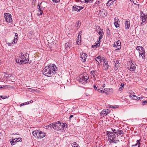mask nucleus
<instances>
[{
  "label": "nucleus",
  "mask_w": 147,
  "mask_h": 147,
  "mask_svg": "<svg viewBox=\"0 0 147 147\" xmlns=\"http://www.w3.org/2000/svg\"><path fill=\"white\" fill-rule=\"evenodd\" d=\"M59 125H60L59 127H60L61 129L62 128H63L64 127V124L63 123H61L59 121Z\"/></svg>",
  "instance_id": "nucleus-32"
},
{
  "label": "nucleus",
  "mask_w": 147,
  "mask_h": 147,
  "mask_svg": "<svg viewBox=\"0 0 147 147\" xmlns=\"http://www.w3.org/2000/svg\"><path fill=\"white\" fill-rule=\"evenodd\" d=\"M100 31L98 32V34L100 36H103L104 33L102 32V29H100Z\"/></svg>",
  "instance_id": "nucleus-29"
},
{
  "label": "nucleus",
  "mask_w": 147,
  "mask_h": 147,
  "mask_svg": "<svg viewBox=\"0 0 147 147\" xmlns=\"http://www.w3.org/2000/svg\"><path fill=\"white\" fill-rule=\"evenodd\" d=\"M107 34L109 35V33H108L109 32H108V31H107Z\"/></svg>",
  "instance_id": "nucleus-59"
},
{
  "label": "nucleus",
  "mask_w": 147,
  "mask_h": 147,
  "mask_svg": "<svg viewBox=\"0 0 147 147\" xmlns=\"http://www.w3.org/2000/svg\"><path fill=\"white\" fill-rule=\"evenodd\" d=\"M140 140H137V142H136V143L132 145L131 146L132 147L136 146H137L138 145V147H140L141 145V144L140 142Z\"/></svg>",
  "instance_id": "nucleus-23"
},
{
  "label": "nucleus",
  "mask_w": 147,
  "mask_h": 147,
  "mask_svg": "<svg viewBox=\"0 0 147 147\" xmlns=\"http://www.w3.org/2000/svg\"><path fill=\"white\" fill-rule=\"evenodd\" d=\"M118 68L115 66V70L116 71L118 69Z\"/></svg>",
  "instance_id": "nucleus-52"
},
{
  "label": "nucleus",
  "mask_w": 147,
  "mask_h": 147,
  "mask_svg": "<svg viewBox=\"0 0 147 147\" xmlns=\"http://www.w3.org/2000/svg\"><path fill=\"white\" fill-rule=\"evenodd\" d=\"M102 61L104 63L103 64V67L105 69H107L109 67L108 61L104 57H102Z\"/></svg>",
  "instance_id": "nucleus-10"
},
{
  "label": "nucleus",
  "mask_w": 147,
  "mask_h": 147,
  "mask_svg": "<svg viewBox=\"0 0 147 147\" xmlns=\"http://www.w3.org/2000/svg\"><path fill=\"white\" fill-rule=\"evenodd\" d=\"M114 25H115L116 28H117L120 26V25L119 24L120 22L118 18H115L114 19Z\"/></svg>",
  "instance_id": "nucleus-14"
},
{
  "label": "nucleus",
  "mask_w": 147,
  "mask_h": 147,
  "mask_svg": "<svg viewBox=\"0 0 147 147\" xmlns=\"http://www.w3.org/2000/svg\"><path fill=\"white\" fill-rule=\"evenodd\" d=\"M1 60H0V64H1Z\"/></svg>",
  "instance_id": "nucleus-62"
},
{
  "label": "nucleus",
  "mask_w": 147,
  "mask_h": 147,
  "mask_svg": "<svg viewBox=\"0 0 147 147\" xmlns=\"http://www.w3.org/2000/svg\"><path fill=\"white\" fill-rule=\"evenodd\" d=\"M147 103V100H144L142 102V104L143 105H145Z\"/></svg>",
  "instance_id": "nucleus-41"
},
{
  "label": "nucleus",
  "mask_w": 147,
  "mask_h": 147,
  "mask_svg": "<svg viewBox=\"0 0 147 147\" xmlns=\"http://www.w3.org/2000/svg\"><path fill=\"white\" fill-rule=\"evenodd\" d=\"M108 30H109V32H109V29L108 28Z\"/></svg>",
  "instance_id": "nucleus-61"
},
{
  "label": "nucleus",
  "mask_w": 147,
  "mask_h": 147,
  "mask_svg": "<svg viewBox=\"0 0 147 147\" xmlns=\"http://www.w3.org/2000/svg\"><path fill=\"white\" fill-rule=\"evenodd\" d=\"M107 34L109 35V33H108L109 32H108V31H107Z\"/></svg>",
  "instance_id": "nucleus-60"
},
{
  "label": "nucleus",
  "mask_w": 147,
  "mask_h": 147,
  "mask_svg": "<svg viewBox=\"0 0 147 147\" xmlns=\"http://www.w3.org/2000/svg\"><path fill=\"white\" fill-rule=\"evenodd\" d=\"M145 51L144 50H143V51L142 52H139L140 55H141L142 57L143 58H145Z\"/></svg>",
  "instance_id": "nucleus-25"
},
{
  "label": "nucleus",
  "mask_w": 147,
  "mask_h": 147,
  "mask_svg": "<svg viewBox=\"0 0 147 147\" xmlns=\"http://www.w3.org/2000/svg\"><path fill=\"white\" fill-rule=\"evenodd\" d=\"M77 144V143L76 142H75L74 143V145H76Z\"/></svg>",
  "instance_id": "nucleus-56"
},
{
  "label": "nucleus",
  "mask_w": 147,
  "mask_h": 147,
  "mask_svg": "<svg viewBox=\"0 0 147 147\" xmlns=\"http://www.w3.org/2000/svg\"><path fill=\"white\" fill-rule=\"evenodd\" d=\"M57 69L55 65L54 64L50 65L49 66L46 67L42 70L43 74L47 76L50 77L53 74L56 73Z\"/></svg>",
  "instance_id": "nucleus-1"
},
{
  "label": "nucleus",
  "mask_w": 147,
  "mask_h": 147,
  "mask_svg": "<svg viewBox=\"0 0 147 147\" xmlns=\"http://www.w3.org/2000/svg\"><path fill=\"white\" fill-rule=\"evenodd\" d=\"M85 1V3H91L93 1V0H84Z\"/></svg>",
  "instance_id": "nucleus-36"
},
{
  "label": "nucleus",
  "mask_w": 147,
  "mask_h": 147,
  "mask_svg": "<svg viewBox=\"0 0 147 147\" xmlns=\"http://www.w3.org/2000/svg\"><path fill=\"white\" fill-rule=\"evenodd\" d=\"M110 112V111L108 109H104L100 113V115L104 116L107 115Z\"/></svg>",
  "instance_id": "nucleus-12"
},
{
  "label": "nucleus",
  "mask_w": 147,
  "mask_h": 147,
  "mask_svg": "<svg viewBox=\"0 0 147 147\" xmlns=\"http://www.w3.org/2000/svg\"><path fill=\"white\" fill-rule=\"evenodd\" d=\"M109 108H116L119 107V106L117 105H115V106H113V105H109L108 106Z\"/></svg>",
  "instance_id": "nucleus-31"
},
{
  "label": "nucleus",
  "mask_w": 147,
  "mask_h": 147,
  "mask_svg": "<svg viewBox=\"0 0 147 147\" xmlns=\"http://www.w3.org/2000/svg\"><path fill=\"white\" fill-rule=\"evenodd\" d=\"M113 46L114 47H117V49L119 50L121 49V42L119 40H118L117 42H114L113 45Z\"/></svg>",
  "instance_id": "nucleus-16"
},
{
  "label": "nucleus",
  "mask_w": 147,
  "mask_h": 147,
  "mask_svg": "<svg viewBox=\"0 0 147 147\" xmlns=\"http://www.w3.org/2000/svg\"><path fill=\"white\" fill-rule=\"evenodd\" d=\"M29 61L28 55L27 54H26L24 55V54L21 53L20 54L19 57L17 58L16 59V61L18 63H28Z\"/></svg>",
  "instance_id": "nucleus-2"
},
{
  "label": "nucleus",
  "mask_w": 147,
  "mask_h": 147,
  "mask_svg": "<svg viewBox=\"0 0 147 147\" xmlns=\"http://www.w3.org/2000/svg\"><path fill=\"white\" fill-rule=\"evenodd\" d=\"M79 78H78L77 80L80 83L85 84L87 82L89 77L88 74L85 73L80 75Z\"/></svg>",
  "instance_id": "nucleus-4"
},
{
  "label": "nucleus",
  "mask_w": 147,
  "mask_h": 147,
  "mask_svg": "<svg viewBox=\"0 0 147 147\" xmlns=\"http://www.w3.org/2000/svg\"><path fill=\"white\" fill-rule=\"evenodd\" d=\"M95 44L96 45H98V47H99L100 46V43L98 42V41L97 42H95Z\"/></svg>",
  "instance_id": "nucleus-44"
},
{
  "label": "nucleus",
  "mask_w": 147,
  "mask_h": 147,
  "mask_svg": "<svg viewBox=\"0 0 147 147\" xmlns=\"http://www.w3.org/2000/svg\"><path fill=\"white\" fill-rule=\"evenodd\" d=\"M124 86V84L123 83H121L120 85V87L119 88L120 90H121V89H122V88H123Z\"/></svg>",
  "instance_id": "nucleus-35"
},
{
  "label": "nucleus",
  "mask_w": 147,
  "mask_h": 147,
  "mask_svg": "<svg viewBox=\"0 0 147 147\" xmlns=\"http://www.w3.org/2000/svg\"><path fill=\"white\" fill-rule=\"evenodd\" d=\"M98 47V45H93L92 46V48L93 49L97 48Z\"/></svg>",
  "instance_id": "nucleus-39"
},
{
  "label": "nucleus",
  "mask_w": 147,
  "mask_h": 147,
  "mask_svg": "<svg viewBox=\"0 0 147 147\" xmlns=\"http://www.w3.org/2000/svg\"><path fill=\"white\" fill-rule=\"evenodd\" d=\"M4 76L6 77V79H8L9 78V76H7V74L6 73H4Z\"/></svg>",
  "instance_id": "nucleus-38"
},
{
  "label": "nucleus",
  "mask_w": 147,
  "mask_h": 147,
  "mask_svg": "<svg viewBox=\"0 0 147 147\" xmlns=\"http://www.w3.org/2000/svg\"><path fill=\"white\" fill-rule=\"evenodd\" d=\"M129 97L132 99L135 100H139L142 99V97H138L136 96L135 95L130 94L129 95Z\"/></svg>",
  "instance_id": "nucleus-17"
},
{
  "label": "nucleus",
  "mask_w": 147,
  "mask_h": 147,
  "mask_svg": "<svg viewBox=\"0 0 147 147\" xmlns=\"http://www.w3.org/2000/svg\"><path fill=\"white\" fill-rule=\"evenodd\" d=\"M59 121L54 123L53 129L56 130H58L61 129L60 127H59Z\"/></svg>",
  "instance_id": "nucleus-15"
},
{
  "label": "nucleus",
  "mask_w": 147,
  "mask_h": 147,
  "mask_svg": "<svg viewBox=\"0 0 147 147\" xmlns=\"http://www.w3.org/2000/svg\"><path fill=\"white\" fill-rule=\"evenodd\" d=\"M106 135H107L108 140L110 142H113L116 144L119 142V140L116 138L115 134L113 132L107 131Z\"/></svg>",
  "instance_id": "nucleus-3"
},
{
  "label": "nucleus",
  "mask_w": 147,
  "mask_h": 147,
  "mask_svg": "<svg viewBox=\"0 0 147 147\" xmlns=\"http://www.w3.org/2000/svg\"><path fill=\"white\" fill-rule=\"evenodd\" d=\"M53 2H54L55 3H57L59 2L60 1V0H52Z\"/></svg>",
  "instance_id": "nucleus-45"
},
{
  "label": "nucleus",
  "mask_w": 147,
  "mask_h": 147,
  "mask_svg": "<svg viewBox=\"0 0 147 147\" xmlns=\"http://www.w3.org/2000/svg\"><path fill=\"white\" fill-rule=\"evenodd\" d=\"M26 103L24 104V105H26V104H28V103H26V102H25Z\"/></svg>",
  "instance_id": "nucleus-57"
},
{
  "label": "nucleus",
  "mask_w": 147,
  "mask_h": 147,
  "mask_svg": "<svg viewBox=\"0 0 147 147\" xmlns=\"http://www.w3.org/2000/svg\"><path fill=\"white\" fill-rule=\"evenodd\" d=\"M70 44L69 42H67L65 45V49L67 50L70 49Z\"/></svg>",
  "instance_id": "nucleus-21"
},
{
  "label": "nucleus",
  "mask_w": 147,
  "mask_h": 147,
  "mask_svg": "<svg viewBox=\"0 0 147 147\" xmlns=\"http://www.w3.org/2000/svg\"><path fill=\"white\" fill-rule=\"evenodd\" d=\"M73 116H73V115H70V117H69V119H70L71 118H72V117H73Z\"/></svg>",
  "instance_id": "nucleus-50"
},
{
  "label": "nucleus",
  "mask_w": 147,
  "mask_h": 147,
  "mask_svg": "<svg viewBox=\"0 0 147 147\" xmlns=\"http://www.w3.org/2000/svg\"><path fill=\"white\" fill-rule=\"evenodd\" d=\"M81 22L80 21H78L75 24V27L77 28V27H79L81 25Z\"/></svg>",
  "instance_id": "nucleus-28"
},
{
  "label": "nucleus",
  "mask_w": 147,
  "mask_h": 147,
  "mask_svg": "<svg viewBox=\"0 0 147 147\" xmlns=\"http://www.w3.org/2000/svg\"><path fill=\"white\" fill-rule=\"evenodd\" d=\"M81 37V36L80 35L78 34V38H79V39H80Z\"/></svg>",
  "instance_id": "nucleus-51"
},
{
  "label": "nucleus",
  "mask_w": 147,
  "mask_h": 147,
  "mask_svg": "<svg viewBox=\"0 0 147 147\" xmlns=\"http://www.w3.org/2000/svg\"><path fill=\"white\" fill-rule=\"evenodd\" d=\"M98 91L99 92H104V91L100 89L98 90Z\"/></svg>",
  "instance_id": "nucleus-46"
},
{
  "label": "nucleus",
  "mask_w": 147,
  "mask_h": 147,
  "mask_svg": "<svg viewBox=\"0 0 147 147\" xmlns=\"http://www.w3.org/2000/svg\"><path fill=\"white\" fill-rule=\"evenodd\" d=\"M95 90L97 89V88L95 85H94L93 86Z\"/></svg>",
  "instance_id": "nucleus-49"
},
{
  "label": "nucleus",
  "mask_w": 147,
  "mask_h": 147,
  "mask_svg": "<svg viewBox=\"0 0 147 147\" xmlns=\"http://www.w3.org/2000/svg\"><path fill=\"white\" fill-rule=\"evenodd\" d=\"M13 42H13V41H12V42L11 43H9L8 44V45L9 46H10L12 44H13Z\"/></svg>",
  "instance_id": "nucleus-47"
},
{
  "label": "nucleus",
  "mask_w": 147,
  "mask_h": 147,
  "mask_svg": "<svg viewBox=\"0 0 147 147\" xmlns=\"http://www.w3.org/2000/svg\"><path fill=\"white\" fill-rule=\"evenodd\" d=\"M81 43V40H80V39H79V38H78L76 41L77 44L78 45H80Z\"/></svg>",
  "instance_id": "nucleus-33"
},
{
  "label": "nucleus",
  "mask_w": 147,
  "mask_h": 147,
  "mask_svg": "<svg viewBox=\"0 0 147 147\" xmlns=\"http://www.w3.org/2000/svg\"><path fill=\"white\" fill-rule=\"evenodd\" d=\"M53 126H54V123H52L51 124H50L49 125V127H50V128H53Z\"/></svg>",
  "instance_id": "nucleus-40"
},
{
  "label": "nucleus",
  "mask_w": 147,
  "mask_h": 147,
  "mask_svg": "<svg viewBox=\"0 0 147 147\" xmlns=\"http://www.w3.org/2000/svg\"><path fill=\"white\" fill-rule=\"evenodd\" d=\"M5 19L6 21L9 23H10L12 21V18L10 14L5 13Z\"/></svg>",
  "instance_id": "nucleus-7"
},
{
  "label": "nucleus",
  "mask_w": 147,
  "mask_h": 147,
  "mask_svg": "<svg viewBox=\"0 0 147 147\" xmlns=\"http://www.w3.org/2000/svg\"><path fill=\"white\" fill-rule=\"evenodd\" d=\"M16 139H13V140H12L10 142V143L11 144V145H13L14 144H13V143H14L15 142H18V141H21L20 140H21V141L22 140L21 139H20V140H18L17 141V140H19V138H16Z\"/></svg>",
  "instance_id": "nucleus-26"
},
{
  "label": "nucleus",
  "mask_w": 147,
  "mask_h": 147,
  "mask_svg": "<svg viewBox=\"0 0 147 147\" xmlns=\"http://www.w3.org/2000/svg\"><path fill=\"white\" fill-rule=\"evenodd\" d=\"M128 68L131 71H134L135 69V67L134 65L132 62H129L128 64Z\"/></svg>",
  "instance_id": "nucleus-9"
},
{
  "label": "nucleus",
  "mask_w": 147,
  "mask_h": 147,
  "mask_svg": "<svg viewBox=\"0 0 147 147\" xmlns=\"http://www.w3.org/2000/svg\"><path fill=\"white\" fill-rule=\"evenodd\" d=\"M22 103V104H21L20 105V107H21L22 106V105H24V104L25 103Z\"/></svg>",
  "instance_id": "nucleus-53"
},
{
  "label": "nucleus",
  "mask_w": 147,
  "mask_h": 147,
  "mask_svg": "<svg viewBox=\"0 0 147 147\" xmlns=\"http://www.w3.org/2000/svg\"><path fill=\"white\" fill-rule=\"evenodd\" d=\"M82 33V31H80L78 34L80 35V34H81Z\"/></svg>",
  "instance_id": "nucleus-54"
},
{
  "label": "nucleus",
  "mask_w": 147,
  "mask_h": 147,
  "mask_svg": "<svg viewBox=\"0 0 147 147\" xmlns=\"http://www.w3.org/2000/svg\"><path fill=\"white\" fill-rule=\"evenodd\" d=\"M33 102V101L32 100H31L29 101L26 102V103H28V104H29L30 103H32Z\"/></svg>",
  "instance_id": "nucleus-48"
},
{
  "label": "nucleus",
  "mask_w": 147,
  "mask_h": 147,
  "mask_svg": "<svg viewBox=\"0 0 147 147\" xmlns=\"http://www.w3.org/2000/svg\"><path fill=\"white\" fill-rule=\"evenodd\" d=\"M103 36H100L99 37V40H98V42L100 43V40L102 38Z\"/></svg>",
  "instance_id": "nucleus-43"
},
{
  "label": "nucleus",
  "mask_w": 147,
  "mask_h": 147,
  "mask_svg": "<svg viewBox=\"0 0 147 147\" xmlns=\"http://www.w3.org/2000/svg\"><path fill=\"white\" fill-rule=\"evenodd\" d=\"M97 62H98V65H99L100 63L99 62V61H97Z\"/></svg>",
  "instance_id": "nucleus-58"
},
{
  "label": "nucleus",
  "mask_w": 147,
  "mask_h": 147,
  "mask_svg": "<svg viewBox=\"0 0 147 147\" xmlns=\"http://www.w3.org/2000/svg\"><path fill=\"white\" fill-rule=\"evenodd\" d=\"M133 3L134 4H135V5H137V6H139V4H137L136 3H135L134 2H133Z\"/></svg>",
  "instance_id": "nucleus-55"
},
{
  "label": "nucleus",
  "mask_w": 147,
  "mask_h": 147,
  "mask_svg": "<svg viewBox=\"0 0 147 147\" xmlns=\"http://www.w3.org/2000/svg\"><path fill=\"white\" fill-rule=\"evenodd\" d=\"M41 6V5H39V3H38V5H37V6L39 7V8H38V13H37L38 16L42 15L43 13V10L42 9H43V7Z\"/></svg>",
  "instance_id": "nucleus-13"
},
{
  "label": "nucleus",
  "mask_w": 147,
  "mask_h": 147,
  "mask_svg": "<svg viewBox=\"0 0 147 147\" xmlns=\"http://www.w3.org/2000/svg\"><path fill=\"white\" fill-rule=\"evenodd\" d=\"M112 131L113 133H114L115 134L118 135L119 134L121 136H123L124 134V132L122 130H120L119 129H112Z\"/></svg>",
  "instance_id": "nucleus-6"
},
{
  "label": "nucleus",
  "mask_w": 147,
  "mask_h": 147,
  "mask_svg": "<svg viewBox=\"0 0 147 147\" xmlns=\"http://www.w3.org/2000/svg\"><path fill=\"white\" fill-rule=\"evenodd\" d=\"M142 14L144 15V16H141V18L142 21V22L141 24H142V23H144L146 21V18H147L146 16H145L144 13Z\"/></svg>",
  "instance_id": "nucleus-20"
},
{
  "label": "nucleus",
  "mask_w": 147,
  "mask_h": 147,
  "mask_svg": "<svg viewBox=\"0 0 147 147\" xmlns=\"http://www.w3.org/2000/svg\"><path fill=\"white\" fill-rule=\"evenodd\" d=\"M136 50L139 51V52H142V51H143L144 48L142 47H140V46H138L136 47Z\"/></svg>",
  "instance_id": "nucleus-22"
},
{
  "label": "nucleus",
  "mask_w": 147,
  "mask_h": 147,
  "mask_svg": "<svg viewBox=\"0 0 147 147\" xmlns=\"http://www.w3.org/2000/svg\"><path fill=\"white\" fill-rule=\"evenodd\" d=\"M41 3H40V5H41Z\"/></svg>",
  "instance_id": "nucleus-63"
},
{
  "label": "nucleus",
  "mask_w": 147,
  "mask_h": 147,
  "mask_svg": "<svg viewBox=\"0 0 147 147\" xmlns=\"http://www.w3.org/2000/svg\"><path fill=\"white\" fill-rule=\"evenodd\" d=\"M84 7L79 6L75 5L72 7V11H80L81 9H83Z\"/></svg>",
  "instance_id": "nucleus-8"
},
{
  "label": "nucleus",
  "mask_w": 147,
  "mask_h": 147,
  "mask_svg": "<svg viewBox=\"0 0 147 147\" xmlns=\"http://www.w3.org/2000/svg\"><path fill=\"white\" fill-rule=\"evenodd\" d=\"M32 134L36 139L42 138L46 136L45 133L39 130L34 131L32 132Z\"/></svg>",
  "instance_id": "nucleus-5"
},
{
  "label": "nucleus",
  "mask_w": 147,
  "mask_h": 147,
  "mask_svg": "<svg viewBox=\"0 0 147 147\" xmlns=\"http://www.w3.org/2000/svg\"><path fill=\"white\" fill-rule=\"evenodd\" d=\"M91 74L92 75L93 77H95V71H92L91 72Z\"/></svg>",
  "instance_id": "nucleus-37"
},
{
  "label": "nucleus",
  "mask_w": 147,
  "mask_h": 147,
  "mask_svg": "<svg viewBox=\"0 0 147 147\" xmlns=\"http://www.w3.org/2000/svg\"><path fill=\"white\" fill-rule=\"evenodd\" d=\"M94 59L96 61H100V62H102L101 58L100 56H99L98 57H97L95 58H94Z\"/></svg>",
  "instance_id": "nucleus-27"
},
{
  "label": "nucleus",
  "mask_w": 147,
  "mask_h": 147,
  "mask_svg": "<svg viewBox=\"0 0 147 147\" xmlns=\"http://www.w3.org/2000/svg\"><path fill=\"white\" fill-rule=\"evenodd\" d=\"M130 22L128 19H126L125 21V29H128L130 26Z\"/></svg>",
  "instance_id": "nucleus-19"
},
{
  "label": "nucleus",
  "mask_w": 147,
  "mask_h": 147,
  "mask_svg": "<svg viewBox=\"0 0 147 147\" xmlns=\"http://www.w3.org/2000/svg\"><path fill=\"white\" fill-rule=\"evenodd\" d=\"M87 55L86 53H82L80 55V58L81 59V60L83 62H84L86 61Z\"/></svg>",
  "instance_id": "nucleus-11"
},
{
  "label": "nucleus",
  "mask_w": 147,
  "mask_h": 147,
  "mask_svg": "<svg viewBox=\"0 0 147 147\" xmlns=\"http://www.w3.org/2000/svg\"><path fill=\"white\" fill-rule=\"evenodd\" d=\"M0 98H1L2 99H4L7 98V96H0Z\"/></svg>",
  "instance_id": "nucleus-42"
},
{
  "label": "nucleus",
  "mask_w": 147,
  "mask_h": 147,
  "mask_svg": "<svg viewBox=\"0 0 147 147\" xmlns=\"http://www.w3.org/2000/svg\"><path fill=\"white\" fill-rule=\"evenodd\" d=\"M115 66L117 67H119V62L118 61H116V62L115 63Z\"/></svg>",
  "instance_id": "nucleus-34"
},
{
  "label": "nucleus",
  "mask_w": 147,
  "mask_h": 147,
  "mask_svg": "<svg viewBox=\"0 0 147 147\" xmlns=\"http://www.w3.org/2000/svg\"><path fill=\"white\" fill-rule=\"evenodd\" d=\"M26 90L28 92H34L35 91V90L32 88H28Z\"/></svg>",
  "instance_id": "nucleus-30"
},
{
  "label": "nucleus",
  "mask_w": 147,
  "mask_h": 147,
  "mask_svg": "<svg viewBox=\"0 0 147 147\" xmlns=\"http://www.w3.org/2000/svg\"><path fill=\"white\" fill-rule=\"evenodd\" d=\"M15 36L14 37V40H13V42H14V43H17V41L18 40V34L17 33H15Z\"/></svg>",
  "instance_id": "nucleus-24"
},
{
  "label": "nucleus",
  "mask_w": 147,
  "mask_h": 147,
  "mask_svg": "<svg viewBox=\"0 0 147 147\" xmlns=\"http://www.w3.org/2000/svg\"><path fill=\"white\" fill-rule=\"evenodd\" d=\"M117 0H109L107 3V5L110 6V5H114L116 3Z\"/></svg>",
  "instance_id": "nucleus-18"
}]
</instances>
